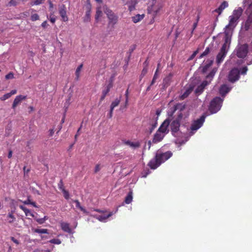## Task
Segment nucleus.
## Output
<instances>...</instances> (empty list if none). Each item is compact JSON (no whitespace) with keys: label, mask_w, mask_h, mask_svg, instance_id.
<instances>
[{"label":"nucleus","mask_w":252,"mask_h":252,"mask_svg":"<svg viewBox=\"0 0 252 252\" xmlns=\"http://www.w3.org/2000/svg\"><path fill=\"white\" fill-rule=\"evenodd\" d=\"M145 17V14H137L131 17L132 21L134 23H137L141 21Z\"/></svg>","instance_id":"5701e85b"},{"label":"nucleus","mask_w":252,"mask_h":252,"mask_svg":"<svg viewBox=\"0 0 252 252\" xmlns=\"http://www.w3.org/2000/svg\"><path fill=\"white\" fill-rule=\"evenodd\" d=\"M27 96L26 95H19L16 96L13 101L12 108L15 109L18 105L21 103L22 100H25Z\"/></svg>","instance_id":"4468645a"},{"label":"nucleus","mask_w":252,"mask_h":252,"mask_svg":"<svg viewBox=\"0 0 252 252\" xmlns=\"http://www.w3.org/2000/svg\"><path fill=\"white\" fill-rule=\"evenodd\" d=\"M243 10L241 7L238 8L233 11V14L231 15L232 17L239 20V18L242 14Z\"/></svg>","instance_id":"412c9836"},{"label":"nucleus","mask_w":252,"mask_h":252,"mask_svg":"<svg viewBox=\"0 0 252 252\" xmlns=\"http://www.w3.org/2000/svg\"><path fill=\"white\" fill-rule=\"evenodd\" d=\"M81 127H82V125H81L80 127L78 128V129L77 131V133L75 135L74 138H75V141H76L78 136L80 135L79 131H80V129H81Z\"/></svg>","instance_id":"052dcab7"},{"label":"nucleus","mask_w":252,"mask_h":252,"mask_svg":"<svg viewBox=\"0 0 252 252\" xmlns=\"http://www.w3.org/2000/svg\"><path fill=\"white\" fill-rule=\"evenodd\" d=\"M25 215L26 216H30L32 218L34 217L33 214L32 213L29 209H28V212H26V213H25Z\"/></svg>","instance_id":"864d4df0"},{"label":"nucleus","mask_w":252,"mask_h":252,"mask_svg":"<svg viewBox=\"0 0 252 252\" xmlns=\"http://www.w3.org/2000/svg\"><path fill=\"white\" fill-rule=\"evenodd\" d=\"M19 208L22 210L24 213H26V212H28V209H27L26 207H25V206H23V205H20L19 206Z\"/></svg>","instance_id":"680f3d73"},{"label":"nucleus","mask_w":252,"mask_h":252,"mask_svg":"<svg viewBox=\"0 0 252 252\" xmlns=\"http://www.w3.org/2000/svg\"><path fill=\"white\" fill-rule=\"evenodd\" d=\"M210 50L209 47H207L205 51L200 55L199 58H202L206 56H207L210 52Z\"/></svg>","instance_id":"4c0bfd02"},{"label":"nucleus","mask_w":252,"mask_h":252,"mask_svg":"<svg viewBox=\"0 0 252 252\" xmlns=\"http://www.w3.org/2000/svg\"><path fill=\"white\" fill-rule=\"evenodd\" d=\"M164 137V134L161 133V132L158 131V130L156 132V133L154 134V138L153 139V143H157L160 142Z\"/></svg>","instance_id":"dca6fc26"},{"label":"nucleus","mask_w":252,"mask_h":252,"mask_svg":"<svg viewBox=\"0 0 252 252\" xmlns=\"http://www.w3.org/2000/svg\"><path fill=\"white\" fill-rule=\"evenodd\" d=\"M228 6V4L227 1H224L220 5V6L215 10V11L220 14L222 10Z\"/></svg>","instance_id":"b1692460"},{"label":"nucleus","mask_w":252,"mask_h":252,"mask_svg":"<svg viewBox=\"0 0 252 252\" xmlns=\"http://www.w3.org/2000/svg\"><path fill=\"white\" fill-rule=\"evenodd\" d=\"M249 47L247 44L240 45L237 47L235 49L236 55L239 58H245L248 53Z\"/></svg>","instance_id":"20e7f679"},{"label":"nucleus","mask_w":252,"mask_h":252,"mask_svg":"<svg viewBox=\"0 0 252 252\" xmlns=\"http://www.w3.org/2000/svg\"><path fill=\"white\" fill-rule=\"evenodd\" d=\"M240 78V71L237 68L232 69L228 74V80L231 83H234L239 80Z\"/></svg>","instance_id":"0eeeda50"},{"label":"nucleus","mask_w":252,"mask_h":252,"mask_svg":"<svg viewBox=\"0 0 252 252\" xmlns=\"http://www.w3.org/2000/svg\"><path fill=\"white\" fill-rule=\"evenodd\" d=\"M103 10L108 19V25H112V26L116 25L118 21V16L107 6L103 7Z\"/></svg>","instance_id":"7ed1b4c3"},{"label":"nucleus","mask_w":252,"mask_h":252,"mask_svg":"<svg viewBox=\"0 0 252 252\" xmlns=\"http://www.w3.org/2000/svg\"><path fill=\"white\" fill-rule=\"evenodd\" d=\"M224 42L221 48L228 50L231 43V36L232 32L231 30H225L224 31Z\"/></svg>","instance_id":"423d86ee"},{"label":"nucleus","mask_w":252,"mask_h":252,"mask_svg":"<svg viewBox=\"0 0 252 252\" xmlns=\"http://www.w3.org/2000/svg\"><path fill=\"white\" fill-rule=\"evenodd\" d=\"M31 202H32V201H31V200L30 199V198H28L27 199V200H26L24 201L23 202V203H24L25 204L28 205V204H31Z\"/></svg>","instance_id":"338daca9"},{"label":"nucleus","mask_w":252,"mask_h":252,"mask_svg":"<svg viewBox=\"0 0 252 252\" xmlns=\"http://www.w3.org/2000/svg\"><path fill=\"white\" fill-rule=\"evenodd\" d=\"M48 3H49V10L52 11L53 10V7H54V4L51 2V1L50 0H48Z\"/></svg>","instance_id":"e2e57ef3"},{"label":"nucleus","mask_w":252,"mask_h":252,"mask_svg":"<svg viewBox=\"0 0 252 252\" xmlns=\"http://www.w3.org/2000/svg\"><path fill=\"white\" fill-rule=\"evenodd\" d=\"M45 0H35L31 2V5L32 6L40 5L42 4Z\"/></svg>","instance_id":"e433bc0d"},{"label":"nucleus","mask_w":252,"mask_h":252,"mask_svg":"<svg viewBox=\"0 0 252 252\" xmlns=\"http://www.w3.org/2000/svg\"><path fill=\"white\" fill-rule=\"evenodd\" d=\"M112 83L110 82L106 87V89L102 91V94L106 96L110 92L111 88L112 87Z\"/></svg>","instance_id":"473e14b6"},{"label":"nucleus","mask_w":252,"mask_h":252,"mask_svg":"<svg viewBox=\"0 0 252 252\" xmlns=\"http://www.w3.org/2000/svg\"><path fill=\"white\" fill-rule=\"evenodd\" d=\"M162 7L163 5L160 3L153 4L151 6L148 7L147 9L148 13L151 14L152 16H154V17H156Z\"/></svg>","instance_id":"39448f33"},{"label":"nucleus","mask_w":252,"mask_h":252,"mask_svg":"<svg viewBox=\"0 0 252 252\" xmlns=\"http://www.w3.org/2000/svg\"><path fill=\"white\" fill-rule=\"evenodd\" d=\"M53 14H54V12L51 13L50 18V21L53 24L55 23L56 20V18H55L54 17H51V16L53 15Z\"/></svg>","instance_id":"6e6d98bb"},{"label":"nucleus","mask_w":252,"mask_h":252,"mask_svg":"<svg viewBox=\"0 0 252 252\" xmlns=\"http://www.w3.org/2000/svg\"><path fill=\"white\" fill-rule=\"evenodd\" d=\"M193 89V87L190 86L188 87L185 92L180 96L179 98L180 100H184L187 97L189 96V95L191 94Z\"/></svg>","instance_id":"a211bd4d"},{"label":"nucleus","mask_w":252,"mask_h":252,"mask_svg":"<svg viewBox=\"0 0 252 252\" xmlns=\"http://www.w3.org/2000/svg\"><path fill=\"white\" fill-rule=\"evenodd\" d=\"M170 121L167 119L164 121L162 124L161 125L160 127L158 129V131L161 132V133H167L169 132V130L168 129V127L170 125Z\"/></svg>","instance_id":"f8f14e48"},{"label":"nucleus","mask_w":252,"mask_h":252,"mask_svg":"<svg viewBox=\"0 0 252 252\" xmlns=\"http://www.w3.org/2000/svg\"><path fill=\"white\" fill-rule=\"evenodd\" d=\"M47 220V217L46 216H45L43 218H40V219H36V221L39 223V224H43L45 221Z\"/></svg>","instance_id":"37998d69"},{"label":"nucleus","mask_w":252,"mask_h":252,"mask_svg":"<svg viewBox=\"0 0 252 252\" xmlns=\"http://www.w3.org/2000/svg\"><path fill=\"white\" fill-rule=\"evenodd\" d=\"M198 20H199V18L198 17L197 19V21L196 22L194 23L193 25V28H192V32H193V31L196 29V28L197 27V23H198Z\"/></svg>","instance_id":"69168bd1"},{"label":"nucleus","mask_w":252,"mask_h":252,"mask_svg":"<svg viewBox=\"0 0 252 252\" xmlns=\"http://www.w3.org/2000/svg\"><path fill=\"white\" fill-rule=\"evenodd\" d=\"M59 12L63 22H67L68 20L66 14V7L64 4H62L59 6Z\"/></svg>","instance_id":"9b49d317"},{"label":"nucleus","mask_w":252,"mask_h":252,"mask_svg":"<svg viewBox=\"0 0 252 252\" xmlns=\"http://www.w3.org/2000/svg\"><path fill=\"white\" fill-rule=\"evenodd\" d=\"M73 202L75 203L76 208L80 209L84 213L86 214H89L88 212H87L85 209L81 206L80 202L78 200H75L73 201Z\"/></svg>","instance_id":"c756f323"},{"label":"nucleus","mask_w":252,"mask_h":252,"mask_svg":"<svg viewBox=\"0 0 252 252\" xmlns=\"http://www.w3.org/2000/svg\"><path fill=\"white\" fill-rule=\"evenodd\" d=\"M158 78V70H156V72L154 74L153 78L151 82V85H153L157 79Z\"/></svg>","instance_id":"58836bf2"},{"label":"nucleus","mask_w":252,"mask_h":252,"mask_svg":"<svg viewBox=\"0 0 252 252\" xmlns=\"http://www.w3.org/2000/svg\"><path fill=\"white\" fill-rule=\"evenodd\" d=\"M206 115H202L199 119L195 121L191 126L190 129L191 130H196L199 129L203 125L205 121Z\"/></svg>","instance_id":"6e6552de"},{"label":"nucleus","mask_w":252,"mask_h":252,"mask_svg":"<svg viewBox=\"0 0 252 252\" xmlns=\"http://www.w3.org/2000/svg\"><path fill=\"white\" fill-rule=\"evenodd\" d=\"M227 50H228L221 48L216 58V62L218 64H219L222 62L226 55Z\"/></svg>","instance_id":"1a4fd4ad"},{"label":"nucleus","mask_w":252,"mask_h":252,"mask_svg":"<svg viewBox=\"0 0 252 252\" xmlns=\"http://www.w3.org/2000/svg\"><path fill=\"white\" fill-rule=\"evenodd\" d=\"M10 97H11V96H10V94H9V93H7V94H4L2 96H1L0 98V100H1L2 101H4V100H5L6 99L9 98Z\"/></svg>","instance_id":"a18cd8bd"},{"label":"nucleus","mask_w":252,"mask_h":252,"mask_svg":"<svg viewBox=\"0 0 252 252\" xmlns=\"http://www.w3.org/2000/svg\"><path fill=\"white\" fill-rule=\"evenodd\" d=\"M17 5V2L14 0H10V1L8 3V5L11 6H16Z\"/></svg>","instance_id":"4d7b16f0"},{"label":"nucleus","mask_w":252,"mask_h":252,"mask_svg":"<svg viewBox=\"0 0 252 252\" xmlns=\"http://www.w3.org/2000/svg\"><path fill=\"white\" fill-rule=\"evenodd\" d=\"M222 101L223 99L220 97H215L211 100L209 107L211 114L216 113L220 110Z\"/></svg>","instance_id":"f03ea898"},{"label":"nucleus","mask_w":252,"mask_h":252,"mask_svg":"<svg viewBox=\"0 0 252 252\" xmlns=\"http://www.w3.org/2000/svg\"><path fill=\"white\" fill-rule=\"evenodd\" d=\"M11 241H12L14 243H15V244H17V245H18V244H19V241H18L17 240H16V239H15V238H14V237H11Z\"/></svg>","instance_id":"774afa93"},{"label":"nucleus","mask_w":252,"mask_h":252,"mask_svg":"<svg viewBox=\"0 0 252 252\" xmlns=\"http://www.w3.org/2000/svg\"><path fill=\"white\" fill-rule=\"evenodd\" d=\"M121 96L120 97V98H117L115 99L114 101H113L110 105V108H112V109H114L116 107L118 106L119 104H120V102L121 101Z\"/></svg>","instance_id":"c85d7f7f"},{"label":"nucleus","mask_w":252,"mask_h":252,"mask_svg":"<svg viewBox=\"0 0 252 252\" xmlns=\"http://www.w3.org/2000/svg\"><path fill=\"white\" fill-rule=\"evenodd\" d=\"M102 12L100 9V7H97L96 11V14L95 15V20L96 22L99 20V19L102 16Z\"/></svg>","instance_id":"cd10ccee"},{"label":"nucleus","mask_w":252,"mask_h":252,"mask_svg":"<svg viewBox=\"0 0 252 252\" xmlns=\"http://www.w3.org/2000/svg\"><path fill=\"white\" fill-rule=\"evenodd\" d=\"M147 71H148V69H147V67H144L142 71V73L141 74L143 75V76H144L147 73Z\"/></svg>","instance_id":"0e129e2a"},{"label":"nucleus","mask_w":252,"mask_h":252,"mask_svg":"<svg viewBox=\"0 0 252 252\" xmlns=\"http://www.w3.org/2000/svg\"><path fill=\"white\" fill-rule=\"evenodd\" d=\"M125 144L133 148H137L140 146V143L138 141L136 142H133L129 140H127L125 142Z\"/></svg>","instance_id":"4be33fe9"},{"label":"nucleus","mask_w":252,"mask_h":252,"mask_svg":"<svg viewBox=\"0 0 252 252\" xmlns=\"http://www.w3.org/2000/svg\"><path fill=\"white\" fill-rule=\"evenodd\" d=\"M252 24V18L250 16H249L247 20H246L245 22V28L246 30H248V29L250 28L251 25Z\"/></svg>","instance_id":"72a5a7b5"},{"label":"nucleus","mask_w":252,"mask_h":252,"mask_svg":"<svg viewBox=\"0 0 252 252\" xmlns=\"http://www.w3.org/2000/svg\"><path fill=\"white\" fill-rule=\"evenodd\" d=\"M132 190H130L127 194V195H126V197L125 198V202L126 203V204H129L131 202L132 200Z\"/></svg>","instance_id":"bb28decb"},{"label":"nucleus","mask_w":252,"mask_h":252,"mask_svg":"<svg viewBox=\"0 0 252 252\" xmlns=\"http://www.w3.org/2000/svg\"><path fill=\"white\" fill-rule=\"evenodd\" d=\"M125 97H126V101H125V108H126L128 105V89L126 90L125 93Z\"/></svg>","instance_id":"ea45409f"},{"label":"nucleus","mask_w":252,"mask_h":252,"mask_svg":"<svg viewBox=\"0 0 252 252\" xmlns=\"http://www.w3.org/2000/svg\"><path fill=\"white\" fill-rule=\"evenodd\" d=\"M100 170V165L99 164H96L94 168V173H96Z\"/></svg>","instance_id":"13d9d810"},{"label":"nucleus","mask_w":252,"mask_h":252,"mask_svg":"<svg viewBox=\"0 0 252 252\" xmlns=\"http://www.w3.org/2000/svg\"><path fill=\"white\" fill-rule=\"evenodd\" d=\"M230 91L229 88L226 85H222L220 89V93L222 95H224Z\"/></svg>","instance_id":"393cba45"},{"label":"nucleus","mask_w":252,"mask_h":252,"mask_svg":"<svg viewBox=\"0 0 252 252\" xmlns=\"http://www.w3.org/2000/svg\"><path fill=\"white\" fill-rule=\"evenodd\" d=\"M52 244L59 245L61 243V241L59 239H53L49 241Z\"/></svg>","instance_id":"c03bdc74"},{"label":"nucleus","mask_w":252,"mask_h":252,"mask_svg":"<svg viewBox=\"0 0 252 252\" xmlns=\"http://www.w3.org/2000/svg\"><path fill=\"white\" fill-rule=\"evenodd\" d=\"M248 71V68L247 66H244L241 68L240 71V74L241 73L242 75H245L246 74L247 72Z\"/></svg>","instance_id":"de8ad7c7"},{"label":"nucleus","mask_w":252,"mask_h":252,"mask_svg":"<svg viewBox=\"0 0 252 252\" xmlns=\"http://www.w3.org/2000/svg\"><path fill=\"white\" fill-rule=\"evenodd\" d=\"M157 126V123H155L152 125L150 128V133H151L153 130L155 128V127Z\"/></svg>","instance_id":"5fc2aeb1"},{"label":"nucleus","mask_w":252,"mask_h":252,"mask_svg":"<svg viewBox=\"0 0 252 252\" xmlns=\"http://www.w3.org/2000/svg\"><path fill=\"white\" fill-rule=\"evenodd\" d=\"M229 21L228 24L225 27V30H231L233 31L234 28L237 25L238 19L232 17L231 15L229 16Z\"/></svg>","instance_id":"9d476101"},{"label":"nucleus","mask_w":252,"mask_h":252,"mask_svg":"<svg viewBox=\"0 0 252 252\" xmlns=\"http://www.w3.org/2000/svg\"><path fill=\"white\" fill-rule=\"evenodd\" d=\"M83 64H81L80 65H79L77 68H76V71H75V76H76V80H79V78L80 77V71L83 67Z\"/></svg>","instance_id":"7c9ffc66"},{"label":"nucleus","mask_w":252,"mask_h":252,"mask_svg":"<svg viewBox=\"0 0 252 252\" xmlns=\"http://www.w3.org/2000/svg\"><path fill=\"white\" fill-rule=\"evenodd\" d=\"M91 20V12L89 11H87L86 12L85 16L84 18V21L85 22H87L90 21Z\"/></svg>","instance_id":"c9c22d12"},{"label":"nucleus","mask_w":252,"mask_h":252,"mask_svg":"<svg viewBox=\"0 0 252 252\" xmlns=\"http://www.w3.org/2000/svg\"><path fill=\"white\" fill-rule=\"evenodd\" d=\"M14 78V74L12 72H9L8 74L5 75V79L6 80L12 79H13Z\"/></svg>","instance_id":"49530a36"},{"label":"nucleus","mask_w":252,"mask_h":252,"mask_svg":"<svg viewBox=\"0 0 252 252\" xmlns=\"http://www.w3.org/2000/svg\"><path fill=\"white\" fill-rule=\"evenodd\" d=\"M172 156L170 151H167L163 153H157L155 158L150 160L148 165L152 169H156L162 163L168 159Z\"/></svg>","instance_id":"f257e3e1"},{"label":"nucleus","mask_w":252,"mask_h":252,"mask_svg":"<svg viewBox=\"0 0 252 252\" xmlns=\"http://www.w3.org/2000/svg\"><path fill=\"white\" fill-rule=\"evenodd\" d=\"M58 188L62 191H63V189H65L64 185H63V181L62 179L60 180L59 183L58 184Z\"/></svg>","instance_id":"a19ab883"},{"label":"nucleus","mask_w":252,"mask_h":252,"mask_svg":"<svg viewBox=\"0 0 252 252\" xmlns=\"http://www.w3.org/2000/svg\"><path fill=\"white\" fill-rule=\"evenodd\" d=\"M7 217L8 218V222L9 223H13L16 220V218L13 215V212H11V213H9L7 215Z\"/></svg>","instance_id":"2f4dec72"},{"label":"nucleus","mask_w":252,"mask_h":252,"mask_svg":"<svg viewBox=\"0 0 252 252\" xmlns=\"http://www.w3.org/2000/svg\"><path fill=\"white\" fill-rule=\"evenodd\" d=\"M217 71V69L216 68H213L212 71L206 76V79L209 80L208 82H211V80L213 78L215 73Z\"/></svg>","instance_id":"a878e982"},{"label":"nucleus","mask_w":252,"mask_h":252,"mask_svg":"<svg viewBox=\"0 0 252 252\" xmlns=\"http://www.w3.org/2000/svg\"><path fill=\"white\" fill-rule=\"evenodd\" d=\"M61 226L62 229L64 232H67L69 234L71 233L72 230L68 223L63 222L61 223Z\"/></svg>","instance_id":"6ab92c4d"},{"label":"nucleus","mask_w":252,"mask_h":252,"mask_svg":"<svg viewBox=\"0 0 252 252\" xmlns=\"http://www.w3.org/2000/svg\"><path fill=\"white\" fill-rule=\"evenodd\" d=\"M31 19L32 21H35L39 19V16L36 13L33 14L31 15Z\"/></svg>","instance_id":"79ce46f5"},{"label":"nucleus","mask_w":252,"mask_h":252,"mask_svg":"<svg viewBox=\"0 0 252 252\" xmlns=\"http://www.w3.org/2000/svg\"><path fill=\"white\" fill-rule=\"evenodd\" d=\"M210 84L208 80L203 81L202 83L199 85L195 90V93L197 94H201L203 91L206 86Z\"/></svg>","instance_id":"2eb2a0df"},{"label":"nucleus","mask_w":252,"mask_h":252,"mask_svg":"<svg viewBox=\"0 0 252 252\" xmlns=\"http://www.w3.org/2000/svg\"><path fill=\"white\" fill-rule=\"evenodd\" d=\"M173 76V73H170L163 79V86L164 88L168 87L172 81V77Z\"/></svg>","instance_id":"f3484780"},{"label":"nucleus","mask_w":252,"mask_h":252,"mask_svg":"<svg viewBox=\"0 0 252 252\" xmlns=\"http://www.w3.org/2000/svg\"><path fill=\"white\" fill-rule=\"evenodd\" d=\"M118 211V208L116 210L115 212H111L107 215H100L96 217V219H98L100 221H104L106 220L107 219L112 216L113 214H115Z\"/></svg>","instance_id":"aec40b11"},{"label":"nucleus","mask_w":252,"mask_h":252,"mask_svg":"<svg viewBox=\"0 0 252 252\" xmlns=\"http://www.w3.org/2000/svg\"><path fill=\"white\" fill-rule=\"evenodd\" d=\"M87 11H89V12H91L92 6H91V4L90 3V0H87Z\"/></svg>","instance_id":"8fccbe9b"},{"label":"nucleus","mask_w":252,"mask_h":252,"mask_svg":"<svg viewBox=\"0 0 252 252\" xmlns=\"http://www.w3.org/2000/svg\"><path fill=\"white\" fill-rule=\"evenodd\" d=\"M210 66H209V64L208 63H206L203 67L202 68V72L203 73H205L206 72L208 69L210 67Z\"/></svg>","instance_id":"3c124183"},{"label":"nucleus","mask_w":252,"mask_h":252,"mask_svg":"<svg viewBox=\"0 0 252 252\" xmlns=\"http://www.w3.org/2000/svg\"><path fill=\"white\" fill-rule=\"evenodd\" d=\"M63 194V196L66 199H69V192L67 190H65V189H63V191H62Z\"/></svg>","instance_id":"09e8293b"},{"label":"nucleus","mask_w":252,"mask_h":252,"mask_svg":"<svg viewBox=\"0 0 252 252\" xmlns=\"http://www.w3.org/2000/svg\"><path fill=\"white\" fill-rule=\"evenodd\" d=\"M41 27L44 28V29H45L47 27V26H48V24L47 23V21H44L41 25Z\"/></svg>","instance_id":"bf43d9fd"},{"label":"nucleus","mask_w":252,"mask_h":252,"mask_svg":"<svg viewBox=\"0 0 252 252\" xmlns=\"http://www.w3.org/2000/svg\"><path fill=\"white\" fill-rule=\"evenodd\" d=\"M33 231L35 233H40V234H47L48 229H38L36 228L33 230Z\"/></svg>","instance_id":"f704fd0d"},{"label":"nucleus","mask_w":252,"mask_h":252,"mask_svg":"<svg viewBox=\"0 0 252 252\" xmlns=\"http://www.w3.org/2000/svg\"><path fill=\"white\" fill-rule=\"evenodd\" d=\"M169 125L172 133H177L180 129V122L178 120H174Z\"/></svg>","instance_id":"ddd939ff"},{"label":"nucleus","mask_w":252,"mask_h":252,"mask_svg":"<svg viewBox=\"0 0 252 252\" xmlns=\"http://www.w3.org/2000/svg\"><path fill=\"white\" fill-rule=\"evenodd\" d=\"M183 114L182 112H180L178 115V117L177 118H176L175 120H178V121H179L180 122H181V121L183 118Z\"/></svg>","instance_id":"603ef678"}]
</instances>
